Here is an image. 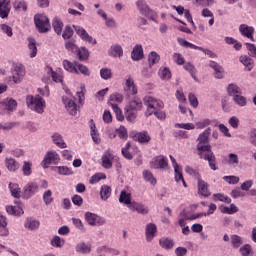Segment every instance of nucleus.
Listing matches in <instances>:
<instances>
[{"label": "nucleus", "mask_w": 256, "mask_h": 256, "mask_svg": "<svg viewBox=\"0 0 256 256\" xmlns=\"http://www.w3.org/2000/svg\"><path fill=\"white\" fill-rule=\"evenodd\" d=\"M90 135L94 141V143L99 144L101 143V139L99 138V133H97V127L95 126V121L90 120Z\"/></svg>", "instance_id": "nucleus-30"}, {"label": "nucleus", "mask_w": 256, "mask_h": 256, "mask_svg": "<svg viewBox=\"0 0 256 256\" xmlns=\"http://www.w3.org/2000/svg\"><path fill=\"white\" fill-rule=\"evenodd\" d=\"M239 31L243 37H246L251 41H255V39H253V34L255 33V28H253V26H249L247 24H241L239 26Z\"/></svg>", "instance_id": "nucleus-16"}, {"label": "nucleus", "mask_w": 256, "mask_h": 256, "mask_svg": "<svg viewBox=\"0 0 256 256\" xmlns=\"http://www.w3.org/2000/svg\"><path fill=\"white\" fill-rule=\"evenodd\" d=\"M112 109L116 115L117 121H125V116L123 115V111L117 104H112Z\"/></svg>", "instance_id": "nucleus-54"}, {"label": "nucleus", "mask_w": 256, "mask_h": 256, "mask_svg": "<svg viewBox=\"0 0 256 256\" xmlns=\"http://www.w3.org/2000/svg\"><path fill=\"white\" fill-rule=\"evenodd\" d=\"M177 41H178L179 45H181L182 47H188L190 49H196L198 51H202V53H204V55H207L211 59H215V57H217V55L215 53H213V51H211L209 49H205L201 46H197L183 38H177Z\"/></svg>", "instance_id": "nucleus-6"}, {"label": "nucleus", "mask_w": 256, "mask_h": 256, "mask_svg": "<svg viewBox=\"0 0 256 256\" xmlns=\"http://www.w3.org/2000/svg\"><path fill=\"white\" fill-rule=\"evenodd\" d=\"M109 55L111 57H123V48L120 45L111 46Z\"/></svg>", "instance_id": "nucleus-42"}, {"label": "nucleus", "mask_w": 256, "mask_h": 256, "mask_svg": "<svg viewBox=\"0 0 256 256\" xmlns=\"http://www.w3.org/2000/svg\"><path fill=\"white\" fill-rule=\"evenodd\" d=\"M26 103L32 111L36 113H43L45 111V100L41 96H27Z\"/></svg>", "instance_id": "nucleus-3"}, {"label": "nucleus", "mask_w": 256, "mask_h": 256, "mask_svg": "<svg viewBox=\"0 0 256 256\" xmlns=\"http://www.w3.org/2000/svg\"><path fill=\"white\" fill-rule=\"evenodd\" d=\"M246 49L248 50V55H250V57H256V47L254 44L246 43Z\"/></svg>", "instance_id": "nucleus-64"}, {"label": "nucleus", "mask_w": 256, "mask_h": 256, "mask_svg": "<svg viewBox=\"0 0 256 256\" xmlns=\"http://www.w3.org/2000/svg\"><path fill=\"white\" fill-rule=\"evenodd\" d=\"M77 55L80 61H86V59H89V50L85 47H81L77 50Z\"/></svg>", "instance_id": "nucleus-53"}, {"label": "nucleus", "mask_w": 256, "mask_h": 256, "mask_svg": "<svg viewBox=\"0 0 256 256\" xmlns=\"http://www.w3.org/2000/svg\"><path fill=\"white\" fill-rule=\"evenodd\" d=\"M4 105L7 111H13L14 109H17V101H15L14 99L7 98L6 100H4Z\"/></svg>", "instance_id": "nucleus-58"}, {"label": "nucleus", "mask_w": 256, "mask_h": 256, "mask_svg": "<svg viewBox=\"0 0 256 256\" xmlns=\"http://www.w3.org/2000/svg\"><path fill=\"white\" fill-rule=\"evenodd\" d=\"M85 220L87 221L88 225H91L92 227L105 225V219L95 213L86 212Z\"/></svg>", "instance_id": "nucleus-11"}, {"label": "nucleus", "mask_w": 256, "mask_h": 256, "mask_svg": "<svg viewBox=\"0 0 256 256\" xmlns=\"http://www.w3.org/2000/svg\"><path fill=\"white\" fill-rule=\"evenodd\" d=\"M134 141H138V143L147 144L151 141V136L147 131L137 132L132 136Z\"/></svg>", "instance_id": "nucleus-20"}, {"label": "nucleus", "mask_w": 256, "mask_h": 256, "mask_svg": "<svg viewBox=\"0 0 256 256\" xmlns=\"http://www.w3.org/2000/svg\"><path fill=\"white\" fill-rule=\"evenodd\" d=\"M159 75L161 79H163L164 81H167L171 78V70H169V68L167 67L160 68Z\"/></svg>", "instance_id": "nucleus-60"}, {"label": "nucleus", "mask_w": 256, "mask_h": 256, "mask_svg": "<svg viewBox=\"0 0 256 256\" xmlns=\"http://www.w3.org/2000/svg\"><path fill=\"white\" fill-rule=\"evenodd\" d=\"M111 191L109 185H102L100 189V199H102V201H107V199L111 197Z\"/></svg>", "instance_id": "nucleus-33"}, {"label": "nucleus", "mask_w": 256, "mask_h": 256, "mask_svg": "<svg viewBox=\"0 0 256 256\" xmlns=\"http://www.w3.org/2000/svg\"><path fill=\"white\" fill-rule=\"evenodd\" d=\"M37 193H39V184L35 181H30L23 187L22 197L23 199H31Z\"/></svg>", "instance_id": "nucleus-7"}, {"label": "nucleus", "mask_w": 256, "mask_h": 256, "mask_svg": "<svg viewBox=\"0 0 256 256\" xmlns=\"http://www.w3.org/2000/svg\"><path fill=\"white\" fill-rule=\"evenodd\" d=\"M157 233V226L155 224H148L146 227V239L147 241H152Z\"/></svg>", "instance_id": "nucleus-32"}, {"label": "nucleus", "mask_w": 256, "mask_h": 256, "mask_svg": "<svg viewBox=\"0 0 256 256\" xmlns=\"http://www.w3.org/2000/svg\"><path fill=\"white\" fill-rule=\"evenodd\" d=\"M240 63H243L245 67L248 68V71H251V69H253V59H251V57L249 56H241Z\"/></svg>", "instance_id": "nucleus-55"}, {"label": "nucleus", "mask_w": 256, "mask_h": 256, "mask_svg": "<svg viewBox=\"0 0 256 256\" xmlns=\"http://www.w3.org/2000/svg\"><path fill=\"white\" fill-rule=\"evenodd\" d=\"M198 143L196 145L198 155L204 161H208L210 169L212 171H217V158L215 153L211 150V144H209V133L207 131L202 132L197 139Z\"/></svg>", "instance_id": "nucleus-1"}, {"label": "nucleus", "mask_w": 256, "mask_h": 256, "mask_svg": "<svg viewBox=\"0 0 256 256\" xmlns=\"http://www.w3.org/2000/svg\"><path fill=\"white\" fill-rule=\"evenodd\" d=\"M249 141L253 147H256V128H253L248 133Z\"/></svg>", "instance_id": "nucleus-62"}, {"label": "nucleus", "mask_w": 256, "mask_h": 256, "mask_svg": "<svg viewBox=\"0 0 256 256\" xmlns=\"http://www.w3.org/2000/svg\"><path fill=\"white\" fill-rule=\"evenodd\" d=\"M185 171L186 173H188V175H191L192 177H194V179H196L197 181L201 179V174L199 173V171H197L196 169H194L191 166H186L185 167Z\"/></svg>", "instance_id": "nucleus-56"}, {"label": "nucleus", "mask_w": 256, "mask_h": 256, "mask_svg": "<svg viewBox=\"0 0 256 256\" xmlns=\"http://www.w3.org/2000/svg\"><path fill=\"white\" fill-rule=\"evenodd\" d=\"M11 11V4L7 0H0V17L1 19H7Z\"/></svg>", "instance_id": "nucleus-18"}, {"label": "nucleus", "mask_w": 256, "mask_h": 256, "mask_svg": "<svg viewBox=\"0 0 256 256\" xmlns=\"http://www.w3.org/2000/svg\"><path fill=\"white\" fill-rule=\"evenodd\" d=\"M46 71L48 74L51 75L52 77V80L55 82V83H61L63 81V76H61V74L53 71V68L51 67H47L46 68Z\"/></svg>", "instance_id": "nucleus-46"}, {"label": "nucleus", "mask_w": 256, "mask_h": 256, "mask_svg": "<svg viewBox=\"0 0 256 256\" xmlns=\"http://www.w3.org/2000/svg\"><path fill=\"white\" fill-rule=\"evenodd\" d=\"M251 251H252V248H251V245H249V244H245L244 246H242L240 248V253H241L242 256L251 255Z\"/></svg>", "instance_id": "nucleus-63"}, {"label": "nucleus", "mask_w": 256, "mask_h": 256, "mask_svg": "<svg viewBox=\"0 0 256 256\" xmlns=\"http://www.w3.org/2000/svg\"><path fill=\"white\" fill-rule=\"evenodd\" d=\"M74 73H76L77 75H79V73H80L81 75H84L85 77H89V75H91L89 68H87V66H85L79 62L76 64V71Z\"/></svg>", "instance_id": "nucleus-39"}, {"label": "nucleus", "mask_w": 256, "mask_h": 256, "mask_svg": "<svg viewBox=\"0 0 256 256\" xmlns=\"http://www.w3.org/2000/svg\"><path fill=\"white\" fill-rule=\"evenodd\" d=\"M160 60H161V57L159 56V54H157V52L153 51L148 56V62L150 67H153V65H156V63H159Z\"/></svg>", "instance_id": "nucleus-50"}, {"label": "nucleus", "mask_w": 256, "mask_h": 256, "mask_svg": "<svg viewBox=\"0 0 256 256\" xmlns=\"http://www.w3.org/2000/svg\"><path fill=\"white\" fill-rule=\"evenodd\" d=\"M144 181L150 183L151 185H157V179L153 176V173L150 170H144L143 173Z\"/></svg>", "instance_id": "nucleus-35"}, {"label": "nucleus", "mask_w": 256, "mask_h": 256, "mask_svg": "<svg viewBox=\"0 0 256 256\" xmlns=\"http://www.w3.org/2000/svg\"><path fill=\"white\" fill-rule=\"evenodd\" d=\"M159 244L162 247V249L169 250L173 249V245H175V242H173V240L169 238H161L159 240Z\"/></svg>", "instance_id": "nucleus-43"}, {"label": "nucleus", "mask_w": 256, "mask_h": 256, "mask_svg": "<svg viewBox=\"0 0 256 256\" xmlns=\"http://www.w3.org/2000/svg\"><path fill=\"white\" fill-rule=\"evenodd\" d=\"M125 91L131 93V95H137L138 93L137 85H135V80L131 76H128L126 79Z\"/></svg>", "instance_id": "nucleus-19"}, {"label": "nucleus", "mask_w": 256, "mask_h": 256, "mask_svg": "<svg viewBox=\"0 0 256 256\" xmlns=\"http://www.w3.org/2000/svg\"><path fill=\"white\" fill-rule=\"evenodd\" d=\"M233 101L239 107H245V105H247V98L241 94L234 95Z\"/></svg>", "instance_id": "nucleus-49"}, {"label": "nucleus", "mask_w": 256, "mask_h": 256, "mask_svg": "<svg viewBox=\"0 0 256 256\" xmlns=\"http://www.w3.org/2000/svg\"><path fill=\"white\" fill-rule=\"evenodd\" d=\"M24 227L30 231H35V229H39V221L33 218H27L24 223Z\"/></svg>", "instance_id": "nucleus-34"}, {"label": "nucleus", "mask_w": 256, "mask_h": 256, "mask_svg": "<svg viewBox=\"0 0 256 256\" xmlns=\"http://www.w3.org/2000/svg\"><path fill=\"white\" fill-rule=\"evenodd\" d=\"M144 54H143V46L141 44H137L134 46L132 53H131V59L133 61H141L143 59Z\"/></svg>", "instance_id": "nucleus-21"}, {"label": "nucleus", "mask_w": 256, "mask_h": 256, "mask_svg": "<svg viewBox=\"0 0 256 256\" xmlns=\"http://www.w3.org/2000/svg\"><path fill=\"white\" fill-rule=\"evenodd\" d=\"M126 107L132 109V111H141V109H143V101L141 98L134 96L129 99Z\"/></svg>", "instance_id": "nucleus-14"}, {"label": "nucleus", "mask_w": 256, "mask_h": 256, "mask_svg": "<svg viewBox=\"0 0 256 256\" xmlns=\"http://www.w3.org/2000/svg\"><path fill=\"white\" fill-rule=\"evenodd\" d=\"M33 162L31 161H24L23 166H22V173L24 177H29L31 176V173H33Z\"/></svg>", "instance_id": "nucleus-37"}, {"label": "nucleus", "mask_w": 256, "mask_h": 256, "mask_svg": "<svg viewBox=\"0 0 256 256\" xmlns=\"http://www.w3.org/2000/svg\"><path fill=\"white\" fill-rule=\"evenodd\" d=\"M227 91L231 97H235V95H241V93H242L239 86H237L235 84L228 85Z\"/></svg>", "instance_id": "nucleus-48"}, {"label": "nucleus", "mask_w": 256, "mask_h": 256, "mask_svg": "<svg viewBox=\"0 0 256 256\" xmlns=\"http://www.w3.org/2000/svg\"><path fill=\"white\" fill-rule=\"evenodd\" d=\"M214 201H221L222 203H227L229 205V203H231V198L225 194L217 193L214 194Z\"/></svg>", "instance_id": "nucleus-57"}, {"label": "nucleus", "mask_w": 256, "mask_h": 256, "mask_svg": "<svg viewBox=\"0 0 256 256\" xmlns=\"http://www.w3.org/2000/svg\"><path fill=\"white\" fill-rule=\"evenodd\" d=\"M9 190L11 192L12 197H14L15 199H19V197H21V188L19 187V184L10 182Z\"/></svg>", "instance_id": "nucleus-29"}, {"label": "nucleus", "mask_w": 256, "mask_h": 256, "mask_svg": "<svg viewBox=\"0 0 256 256\" xmlns=\"http://www.w3.org/2000/svg\"><path fill=\"white\" fill-rule=\"evenodd\" d=\"M11 73H12L13 83L15 84L22 83L26 75L25 66H23V64L21 63H13L11 68Z\"/></svg>", "instance_id": "nucleus-5"}, {"label": "nucleus", "mask_w": 256, "mask_h": 256, "mask_svg": "<svg viewBox=\"0 0 256 256\" xmlns=\"http://www.w3.org/2000/svg\"><path fill=\"white\" fill-rule=\"evenodd\" d=\"M51 245L52 247H58V248H61L65 245V240L62 239L61 237L59 236H54L51 240Z\"/></svg>", "instance_id": "nucleus-61"}, {"label": "nucleus", "mask_w": 256, "mask_h": 256, "mask_svg": "<svg viewBox=\"0 0 256 256\" xmlns=\"http://www.w3.org/2000/svg\"><path fill=\"white\" fill-rule=\"evenodd\" d=\"M52 141L57 147H60V149H67V143L63 140V136L59 133H54L52 135Z\"/></svg>", "instance_id": "nucleus-24"}, {"label": "nucleus", "mask_w": 256, "mask_h": 256, "mask_svg": "<svg viewBox=\"0 0 256 256\" xmlns=\"http://www.w3.org/2000/svg\"><path fill=\"white\" fill-rule=\"evenodd\" d=\"M34 23L39 33H47L51 29L49 18L45 14H36L34 16Z\"/></svg>", "instance_id": "nucleus-4"}, {"label": "nucleus", "mask_w": 256, "mask_h": 256, "mask_svg": "<svg viewBox=\"0 0 256 256\" xmlns=\"http://www.w3.org/2000/svg\"><path fill=\"white\" fill-rule=\"evenodd\" d=\"M62 102L64 103L65 109L70 115H77V104L75 103V100L67 96H63Z\"/></svg>", "instance_id": "nucleus-13"}, {"label": "nucleus", "mask_w": 256, "mask_h": 256, "mask_svg": "<svg viewBox=\"0 0 256 256\" xmlns=\"http://www.w3.org/2000/svg\"><path fill=\"white\" fill-rule=\"evenodd\" d=\"M74 30L83 41H87V43H91V45H95L97 43V40L93 39V37L90 36L83 27L74 26Z\"/></svg>", "instance_id": "nucleus-12"}, {"label": "nucleus", "mask_w": 256, "mask_h": 256, "mask_svg": "<svg viewBox=\"0 0 256 256\" xmlns=\"http://www.w3.org/2000/svg\"><path fill=\"white\" fill-rule=\"evenodd\" d=\"M5 164L8 171L15 172L19 169V162H17V160L14 158H6Z\"/></svg>", "instance_id": "nucleus-31"}, {"label": "nucleus", "mask_w": 256, "mask_h": 256, "mask_svg": "<svg viewBox=\"0 0 256 256\" xmlns=\"http://www.w3.org/2000/svg\"><path fill=\"white\" fill-rule=\"evenodd\" d=\"M53 171L58 175H73V170L67 166H56Z\"/></svg>", "instance_id": "nucleus-36"}, {"label": "nucleus", "mask_w": 256, "mask_h": 256, "mask_svg": "<svg viewBox=\"0 0 256 256\" xmlns=\"http://www.w3.org/2000/svg\"><path fill=\"white\" fill-rule=\"evenodd\" d=\"M129 209H131V211H137V213H140V215H147V213H149V208L137 202H132L129 206Z\"/></svg>", "instance_id": "nucleus-22"}, {"label": "nucleus", "mask_w": 256, "mask_h": 256, "mask_svg": "<svg viewBox=\"0 0 256 256\" xmlns=\"http://www.w3.org/2000/svg\"><path fill=\"white\" fill-rule=\"evenodd\" d=\"M8 215H23V208L19 206H6Z\"/></svg>", "instance_id": "nucleus-47"}, {"label": "nucleus", "mask_w": 256, "mask_h": 256, "mask_svg": "<svg viewBox=\"0 0 256 256\" xmlns=\"http://www.w3.org/2000/svg\"><path fill=\"white\" fill-rule=\"evenodd\" d=\"M119 201L124 203V205H129V207H131L133 203L131 202V194L127 193L125 190L120 193Z\"/></svg>", "instance_id": "nucleus-45"}, {"label": "nucleus", "mask_w": 256, "mask_h": 256, "mask_svg": "<svg viewBox=\"0 0 256 256\" xmlns=\"http://www.w3.org/2000/svg\"><path fill=\"white\" fill-rule=\"evenodd\" d=\"M35 43H36L35 39L33 38L29 39L28 49L30 51L31 59H33V57H37V46Z\"/></svg>", "instance_id": "nucleus-51"}, {"label": "nucleus", "mask_w": 256, "mask_h": 256, "mask_svg": "<svg viewBox=\"0 0 256 256\" xmlns=\"http://www.w3.org/2000/svg\"><path fill=\"white\" fill-rule=\"evenodd\" d=\"M197 181H198V193L202 197H209L211 195V191H209V184L201 178Z\"/></svg>", "instance_id": "nucleus-17"}, {"label": "nucleus", "mask_w": 256, "mask_h": 256, "mask_svg": "<svg viewBox=\"0 0 256 256\" xmlns=\"http://www.w3.org/2000/svg\"><path fill=\"white\" fill-rule=\"evenodd\" d=\"M59 161H61L59 154L55 151H50L44 156L41 165L44 169H49L50 165H58Z\"/></svg>", "instance_id": "nucleus-8"}, {"label": "nucleus", "mask_w": 256, "mask_h": 256, "mask_svg": "<svg viewBox=\"0 0 256 256\" xmlns=\"http://www.w3.org/2000/svg\"><path fill=\"white\" fill-rule=\"evenodd\" d=\"M168 166L169 159H167V156L164 155L156 156L150 162L151 169H167Z\"/></svg>", "instance_id": "nucleus-10"}, {"label": "nucleus", "mask_w": 256, "mask_h": 256, "mask_svg": "<svg viewBox=\"0 0 256 256\" xmlns=\"http://www.w3.org/2000/svg\"><path fill=\"white\" fill-rule=\"evenodd\" d=\"M100 77L107 81L113 77V72L109 68H102L100 70Z\"/></svg>", "instance_id": "nucleus-59"}, {"label": "nucleus", "mask_w": 256, "mask_h": 256, "mask_svg": "<svg viewBox=\"0 0 256 256\" xmlns=\"http://www.w3.org/2000/svg\"><path fill=\"white\" fill-rule=\"evenodd\" d=\"M77 61L71 62L69 60H64L63 61V67L68 73H75L77 71Z\"/></svg>", "instance_id": "nucleus-38"}, {"label": "nucleus", "mask_w": 256, "mask_h": 256, "mask_svg": "<svg viewBox=\"0 0 256 256\" xmlns=\"http://www.w3.org/2000/svg\"><path fill=\"white\" fill-rule=\"evenodd\" d=\"M183 68L185 69V71H188V73L191 75L192 79H194L196 83L199 81V79H197V69L192 63L188 62L184 64Z\"/></svg>", "instance_id": "nucleus-28"}, {"label": "nucleus", "mask_w": 256, "mask_h": 256, "mask_svg": "<svg viewBox=\"0 0 256 256\" xmlns=\"http://www.w3.org/2000/svg\"><path fill=\"white\" fill-rule=\"evenodd\" d=\"M52 27L57 35H61V33H63V22L59 18H54Z\"/></svg>", "instance_id": "nucleus-44"}, {"label": "nucleus", "mask_w": 256, "mask_h": 256, "mask_svg": "<svg viewBox=\"0 0 256 256\" xmlns=\"http://www.w3.org/2000/svg\"><path fill=\"white\" fill-rule=\"evenodd\" d=\"M174 179L176 183H182L183 187L187 188V182H185V178H183V168L180 166L174 168Z\"/></svg>", "instance_id": "nucleus-23"}, {"label": "nucleus", "mask_w": 256, "mask_h": 256, "mask_svg": "<svg viewBox=\"0 0 256 256\" xmlns=\"http://www.w3.org/2000/svg\"><path fill=\"white\" fill-rule=\"evenodd\" d=\"M136 5L140 13H142L145 17H147L151 21H157V12L149 8V6H147L143 0H139L138 2H136Z\"/></svg>", "instance_id": "nucleus-9"}, {"label": "nucleus", "mask_w": 256, "mask_h": 256, "mask_svg": "<svg viewBox=\"0 0 256 256\" xmlns=\"http://www.w3.org/2000/svg\"><path fill=\"white\" fill-rule=\"evenodd\" d=\"M239 212V208L235 204H231L230 206H225L222 208V213H226L227 215H235V213Z\"/></svg>", "instance_id": "nucleus-52"}, {"label": "nucleus", "mask_w": 256, "mask_h": 256, "mask_svg": "<svg viewBox=\"0 0 256 256\" xmlns=\"http://www.w3.org/2000/svg\"><path fill=\"white\" fill-rule=\"evenodd\" d=\"M209 67L214 69V71H215L214 75H215L216 79H223V67H221V65H219L215 61H210Z\"/></svg>", "instance_id": "nucleus-25"}, {"label": "nucleus", "mask_w": 256, "mask_h": 256, "mask_svg": "<svg viewBox=\"0 0 256 256\" xmlns=\"http://www.w3.org/2000/svg\"><path fill=\"white\" fill-rule=\"evenodd\" d=\"M230 239H231V245L233 249H239V247L243 245V238H241V236L237 234L231 235Z\"/></svg>", "instance_id": "nucleus-41"}, {"label": "nucleus", "mask_w": 256, "mask_h": 256, "mask_svg": "<svg viewBox=\"0 0 256 256\" xmlns=\"http://www.w3.org/2000/svg\"><path fill=\"white\" fill-rule=\"evenodd\" d=\"M115 103H123V95L119 93L111 94L108 100V105L113 107Z\"/></svg>", "instance_id": "nucleus-40"}, {"label": "nucleus", "mask_w": 256, "mask_h": 256, "mask_svg": "<svg viewBox=\"0 0 256 256\" xmlns=\"http://www.w3.org/2000/svg\"><path fill=\"white\" fill-rule=\"evenodd\" d=\"M144 104L147 107L145 112L146 117H151L155 111H159L165 107L163 101L153 98L152 96H146L144 98Z\"/></svg>", "instance_id": "nucleus-2"}, {"label": "nucleus", "mask_w": 256, "mask_h": 256, "mask_svg": "<svg viewBox=\"0 0 256 256\" xmlns=\"http://www.w3.org/2000/svg\"><path fill=\"white\" fill-rule=\"evenodd\" d=\"M124 111L126 121H128V123H135V120L137 119V111L127 108V106L125 107Z\"/></svg>", "instance_id": "nucleus-27"}, {"label": "nucleus", "mask_w": 256, "mask_h": 256, "mask_svg": "<svg viewBox=\"0 0 256 256\" xmlns=\"http://www.w3.org/2000/svg\"><path fill=\"white\" fill-rule=\"evenodd\" d=\"M101 159L102 167H104V169H111V167H113V159H115V157L113 156V153H111V150H106Z\"/></svg>", "instance_id": "nucleus-15"}, {"label": "nucleus", "mask_w": 256, "mask_h": 256, "mask_svg": "<svg viewBox=\"0 0 256 256\" xmlns=\"http://www.w3.org/2000/svg\"><path fill=\"white\" fill-rule=\"evenodd\" d=\"M76 252L77 253H83L84 255H87L91 253V244H86L85 242H80L76 245Z\"/></svg>", "instance_id": "nucleus-26"}]
</instances>
